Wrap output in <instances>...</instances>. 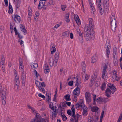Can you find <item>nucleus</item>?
Instances as JSON below:
<instances>
[{"instance_id":"nucleus-41","label":"nucleus","mask_w":122,"mask_h":122,"mask_svg":"<svg viewBox=\"0 0 122 122\" xmlns=\"http://www.w3.org/2000/svg\"><path fill=\"white\" fill-rule=\"evenodd\" d=\"M61 115L62 117V119L64 121H65L67 119V117L64 114H63V115L61 114Z\"/></svg>"},{"instance_id":"nucleus-63","label":"nucleus","mask_w":122,"mask_h":122,"mask_svg":"<svg viewBox=\"0 0 122 122\" xmlns=\"http://www.w3.org/2000/svg\"><path fill=\"white\" fill-rule=\"evenodd\" d=\"M77 34L79 35H82V33L81 32L79 29L77 30Z\"/></svg>"},{"instance_id":"nucleus-48","label":"nucleus","mask_w":122,"mask_h":122,"mask_svg":"<svg viewBox=\"0 0 122 122\" xmlns=\"http://www.w3.org/2000/svg\"><path fill=\"white\" fill-rule=\"evenodd\" d=\"M108 101L109 99L108 98H103V102H104V103H106Z\"/></svg>"},{"instance_id":"nucleus-52","label":"nucleus","mask_w":122,"mask_h":122,"mask_svg":"<svg viewBox=\"0 0 122 122\" xmlns=\"http://www.w3.org/2000/svg\"><path fill=\"white\" fill-rule=\"evenodd\" d=\"M94 81H92L91 80V81L90 82V84H89V86L90 87H92L93 86L94 83Z\"/></svg>"},{"instance_id":"nucleus-32","label":"nucleus","mask_w":122,"mask_h":122,"mask_svg":"<svg viewBox=\"0 0 122 122\" xmlns=\"http://www.w3.org/2000/svg\"><path fill=\"white\" fill-rule=\"evenodd\" d=\"M83 111L82 113V115L83 116H86L88 114V112L87 111V109H85L84 108H83Z\"/></svg>"},{"instance_id":"nucleus-43","label":"nucleus","mask_w":122,"mask_h":122,"mask_svg":"<svg viewBox=\"0 0 122 122\" xmlns=\"http://www.w3.org/2000/svg\"><path fill=\"white\" fill-rule=\"evenodd\" d=\"M91 97L90 94L88 92H86L85 94V97L86 98H87L89 97Z\"/></svg>"},{"instance_id":"nucleus-29","label":"nucleus","mask_w":122,"mask_h":122,"mask_svg":"<svg viewBox=\"0 0 122 122\" xmlns=\"http://www.w3.org/2000/svg\"><path fill=\"white\" fill-rule=\"evenodd\" d=\"M78 36L80 42L81 43H82L83 42V38L82 35H79Z\"/></svg>"},{"instance_id":"nucleus-6","label":"nucleus","mask_w":122,"mask_h":122,"mask_svg":"<svg viewBox=\"0 0 122 122\" xmlns=\"http://www.w3.org/2000/svg\"><path fill=\"white\" fill-rule=\"evenodd\" d=\"M80 88H75L73 91V95L74 98L76 100V102L77 100V96H78L80 94Z\"/></svg>"},{"instance_id":"nucleus-57","label":"nucleus","mask_w":122,"mask_h":122,"mask_svg":"<svg viewBox=\"0 0 122 122\" xmlns=\"http://www.w3.org/2000/svg\"><path fill=\"white\" fill-rule=\"evenodd\" d=\"M73 81H71L68 82V85L70 86H72L73 85Z\"/></svg>"},{"instance_id":"nucleus-4","label":"nucleus","mask_w":122,"mask_h":122,"mask_svg":"<svg viewBox=\"0 0 122 122\" xmlns=\"http://www.w3.org/2000/svg\"><path fill=\"white\" fill-rule=\"evenodd\" d=\"M97 5L98 8L99 12L101 13V15L103 14L104 11L103 10H102V4L101 2V0H96Z\"/></svg>"},{"instance_id":"nucleus-47","label":"nucleus","mask_w":122,"mask_h":122,"mask_svg":"<svg viewBox=\"0 0 122 122\" xmlns=\"http://www.w3.org/2000/svg\"><path fill=\"white\" fill-rule=\"evenodd\" d=\"M92 95L93 97V102H94V103H93V104H94V103H95V101H96V95L94 93H92Z\"/></svg>"},{"instance_id":"nucleus-10","label":"nucleus","mask_w":122,"mask_h":122,"mask_svg":"<svg viewBox=\"0 0 122 122\" xmlns=\"http://www.w3.org/2000/svg\"><path fill=\"white\" fill-rule=\"evenodd\" d=\"M77 76H76L77 79L76 81L75 82V86L77 87L76 88H80L79 87H81V83L80 81L78 80L79 79L78 78H77Z\"/></svg>"},{"instance_id":"nucleus-5","label":"nucleus","mask_w":122,"mask_h":122,"mask_svg":"<svg viewBox=\"0 0 122 122\" xmlns=\"http://www.w3.org/2000/svg\"><path fill=\"white\" fill-rule=\"evenodd\" d=\"M45 2H43L41 0H40L39 2V4L38 7L39 9H41L43 8V9H46L47 7L46 5H45Z\"/></svg>"},{"instance_id":"nucleus-60","label":"nucleus","mask_w":122,"mask_h":122,"mask_svg":"<svg viewBox=\"0 0 122 122\" xmlns=\"http://www.w3.org/2000/svg\"><path fill=\"white\" fill-rule=\"evenodd\" d=\"M122 119V112H121L120 116H119V118L118 119V121L119 120V121L120 122Z\"/></svg>"},{"instance_id":"nucleus-3","label":"nucleus","mask_w":122,"mask_h":122,"mask_svg":"<svg viewBox=\"0 0 122 122\" xmlns=\"http://www.w3.org/2000/svg\"><path fill=\"white\" fill-rule=\"evenodd\" d=\"M110 43L109 40H107L106 41L105 46L106 49V56L108 58L110 54V51L111 48V47L110 46Z\"/></svg>"},{"instance_id":"nucleus-50","label":"nucleus","mask_w":122,"mask_h":122,"mask_svg":"<svg viewBox=\"0 0 122 122\" xmlns=\"http://www.w3.org/2000/svg\"><path fill=\"white\" fill-rule=\"evenodd\" d=\"M80 115L78 113L76 115V118L75 117V118L74 119L75 122H78V118L80 117Z\"/></svg>"},{"instance_id":"nucleus-23","label":"nucleus","mask_w":122,"mask_h":122,"mask_svg":"<svg viewBox=\"0 0 122 122\" xmlns=\"http://www.w3.org/2000/svg\"><path fill=\"white\" fill-rule=\"evenodd\" d=\"M91 109L92 112H96L98 111L99 108L97 107L93 106L92 107Z\"/></svg>"},{"instance_id":"nucleus-64","label":"nucleus","mask_w":122,"mask_h":122,"mask_svg":"<svg viewBox=\"0 0 122 122\" xmlns=\"http://www.w3.org/2000/svg\"><path fill=\"white\" fill-rule=\"evenodd\" d=\"M67 114L69 115H71L72 114V112L70 110H68L67 111Z\"/></svg>"},{"instance_id":"nucleus-13","label":"nucleus","mask_w":122,"mask_h":122,"mask_svg":"<svg viewBox=\"0 0 122 122\" xmlns=\"http://www.w3.org/2000/svg\"><path fill=\"white\" fill-rule=\"evenodd\" d=\"M21 79L22 85L23 86H25V82L26 76L24 73H22L21 75Z\"/></svg>"},{"instance_id":"nucleus-25","label":"nucleus","mask_w":122,"mask_h":122,"mask_svg":"<svg viewBox=\"0 0 122 122\" xmlns=\"http://www.w3.org/2000/svg\"><path fill=\"white\" fill-rule=\"evenodd\" d=\"M112 30L113 32L115 31L117 27L116 25H111Z\"/></svg>"},{"instance_id":"nucleus-31","label":"nucleus","mask_w":122,"mask_h":122,"mask_svg":"<svg viewBox=\"0 0 122 122\" xmlns=\"http://www.w3.org/2000/svg\"><path fill=\"white\" fill-rule=\"evenodd\" d=\"M1 98L2 100V104L4 105H5L6 103V97L4 98V97H1Z\"/></svg>"},{"instance_id":"nucleus-33","label":"nucleus","mask_w":122,"mask_h":122,"mask_svg":"<svg viewBox=\"0 0 122 122\" xmlns=\"http://www.w3.org/2000/svg\"><path fill=\"white\" fill-rule=\"evenodd\" d=\"M39 90L42 93H44L45 92V89L43 87H42L41 86H38Z\"/></svg>"},{"instance_id":"nucleus-59","label":"nucleus","mask_w":122,"mask_h":122,"mask_svg":"<svg viewBox=\"0 0 122 122\" xmlns=\"http://www.w3.org/2000/svg\"><path fill=\"white\" fill-rule=\"evenodd\" d=\"M81 104V102L78 103L76 105V108L77 109L78 108L80 107V104Z\"/></svg>"},{"instance_id":"nucleus-1","label":"nucleus","mask_w":122,"mask_h":122,"mask_svg":"<svg viewBox=\"0 0 122 122\" xmlns=\"http://www.w3.org/2000/svg\"><path fill=\"white\" fill-rule=\"evenodd\" d=\"M89 27L86 25L84 29V31L85 32L88 31V32L86 33L84 36L85 38L87 41H89L90 40L91 34H93L94 32L93 19L92 18H89Z\"/></svg>"},{"instance_id":"nucleus-45","label":"nucleus","mask_w":122,"mask_h":122,"mask_svg":"<svg viewBox=\"0 0 122 122\" xmlns=\"http://www.w3.org/2000/svg\"><path fill=\"white\" fill-rule=\"evenodd\" d=\"M106 84L105 83H104L101 85V89L102 90H104L105 88Z\"/></svg>"},{"instance_id":"nucleus-39","label":"nucleus","mask_w":122,"mask_h":122,"mask_svg":"<svg viewBox=\"0 0 122 122\" xmlns=\"http://www.w3.org/2000/svg\"><path fill=\"white\" fill-rule=\"evenodd\" d=\"M64 97L66 101H70L71 100L70 98V95L69 94H67Z\"/></svg>"},{"instance_id":"nucleus-56","label":"nucleus","mask_w":122,"mask_h":122,"mask_svg":"<svg viewBox=\"0 0 122 122\" xmlns=\"http://www.w3.org/2000/svg\"><path fill=\"white\" fill-rule=\"evenodd\" d=\"M17 35L18 37L20 39H21L23 38V36L19 33H17Z\"/></svg>"},{"instance_id":"nucleus-30","label":"nucleus","mask_w":122,"mask_h":122,"mask_svg":"<svg viewBox=\"0 0 122 122\" xmlns=\"http://www.w3.org/2000/svg\"><path fill=\"white\" fill-rule=\"evenodd\" d=\"M90 6L92 12L94 13V12L95 11V9L93 4H91Z\"/></svg>"},{"instance_id":"nucleus-53","label":"nucleus","mask_w":122,"mask_h":122,"mask_svg":"<svg viewBox=\"0 0 122 122\" xmlns=\"http://www.w3.org/2000/svg\"><path fill=\"white\" fill-rule=\"evenodd\" d=\"M39 15L37 13V14H35V17H34V20L35 21L36 20H37V19H38V16H39Z\"/></svg>"},{"instance_id":"nucleus-61","label":"nucleus","mask_w":122,"mask_h":122,"mask_svg":"<svg viewBox=\"0 0 122 122\" xmlns=\"http://www.w3.org/2000/svg\"><path fill=\"white\" fill-rule=\"evenodd\" d=\"M107 65L105 64V65H104L103 66V71H106V70L107 69Z\"/></svg>"},{"instance_id":"nucleus-22","label":"nucleus","mask_w":122,"mask_h":122,"mask_svg":"<svg viewBox=\"0 0 122 122\" xmlns=\"http://www.w3.org/2000/svg\"><path fill=\"white\" fill-rule=\"evenodd\" d=\"M111 25H116V19L114 18L113 19H112V17H111Z\"/></svg>"},{"instance_id":"nucleus-14","label":"nucleus","mask_w":122,"mask_h":122,"mask_svg":"<svg viewBox=\"0 0 122 122\" xmlns=\"http://www.w3.org/2000/svg\"><path fill=\"white\" fill-rule=\"evenodd\" d=\"M107 87H108L111 90L114 91L116 90L115 89L116 88H115V86H114V85L111 83L108 84L107 85Z\"/></svg>"},{"instance_id":"nucleus-26","label":"nucleus","mask_w":122,"mask_h":122,"mask_svg":"<svg viewBox=\"0 0 122 122\" xmlns=\"http://www.w3.org/2000/svg\"><path fill=\"white\" fill-rule=\"evenodd\" d=\"M113 72L112 78L114 79L115 78H117V71L115 70L112 71Z\"/></svg>"},{"instance_id":"nucleus-21","label":"nucleus","mask_w":122,"mask_h":122,"mask_svg":"<svg viewBox=\"0 0 122 122\" xmlns=\"http://www.w3.org/2000/svg\"><path fill=\"white\" fill-rule=\"evenodd\" d=\"M65 19L66 22L67 23H68L70 21L69 14L67 13L65 15Z\"/></svg>"},{"instance_id":"nucleus-36","label":"nucleus","mask_w":122,"mask_h":122,"mask_svg":"<svg viewBox=\"0 0 122 122\" xmlns=\"http://www.w3.org/2000/svg\"><path fill=\"white\" fill-rule=\"evenodd\" d=\"M104 111H102L101 113L100 119L99 122H102V119L103 117L104 114Z\"/></svg>"},{"instance_id":"nucleus-8","label":"nucleus","mask_w":122,"mask_h":122,"mask_svg":"<svg viewBox=\"0 0 122 122\" xmlns=\"http://www.w3.org/2000/svg\"><path fill=\"white\" fill-rule=\"evenodd\" d=\"M2 86L0 84L1 97H4V98H5L6 96V89L5 88H4L2 90Z\"/></svg>"},{"instance_id":"nucleus-44","label":"nucleus","mask_w":122,"mask_h":122,"mask_svg":"<svg viewBox=\"0 0 122 122\" xmlns=\"http://www.w3.org/2000/svg\"><path fill=\"white\" fill-rule=\"evenodd\" d=\"M36 81L37 82H39V84L40 85H41V86L42 87H45L46 84L44 82H43L42 83H41L39 82H38L36 80Z\"/></svg>"},{"instance_id":"nucleus-24","label":"nucleus","mask_w":122,"mask_h":122,"mask_svg":"<svg viewBox=\"0 0 122 122\" xmlns=\"http://www.w3.org/2000/svg\"><path fill=\"white\" fill-rule=\"evenodd\" d=\"M21 26L20 27V28L21 29V31L24 32V34L25 35L27 33V31L23 25L22 24H21Z\"/></svg>"},{"instance_id":"nucleus-58","label":"nucleus","mask_w":122,"mask_h":122,"mask_svg":"<svg viewBox=\"0 0 122 122\" xmlns=\"http://www.w3.org/2000/svg\"><path fill=\"white\" fill-rule=\"evenodd\" d=\"M105 72L106 71H102V78L103 79H104V77L105 76V75L106 74Z\"/></svg>"},{"instance_id":"nucleus-42","label":"nucleus","mask_w":122,"mask_h":122,"mask_svg":"<svg viewBox=\"0 0 122 122\" xmlns=\"http://www.w3.org/2000/svg\"><path fill=\"white\" fill-rule=\"evenodd\" d=\"M96 58V57H92L91 60V61L92 63H93L96 62L97 61Z\"/></svg>"},{"instance_id":"nucleus-19","label":"nucleus","mask_w":122,"mask_h":122,"mask_svg":"<svg viewBox=\"0 0 122 122\" xmlns=\"http://www.w3.org/2000/svg\"><path fill=\"white\" fill-rule=\"evenodd\" d=\"M85 63V62L83 61L81 64L82 71L84 73H85L86 70V66Z\"/></svg>"},{"instance_id":"nucleus-17","label":"nucleus","mask_w":122,"mask_h":122,"mask_svg":"<svg viewBox=\"0 0 122 122\" xmlns=\"http://www.w3.org/2000/svg\"><path fill=\"white\" fill-rule=\"evenodd\" d=\"M82 78H83V77L84 76L85 79H84V82H85L86 81H87L88 80L90 77V76L88 74H83V73H82Z\"/></svg>"},{"instance_id":"nucleus-15","label":"nucleus","mask_w":122,"mask_h":122,"mask_svg":"<svg viewBox=\"0 0 122 122\" xmlns=\"http://www.w3.org/2000/svg\"><path fill=\"white\" fill-rule=\"evenodd\" d=\"M15 82L16 85L19 84V77L17 76L16 73L15 74Z\"/></svg>"},{"instance_id":"nucleus-62","label":"nucleus","mask_w":122,"mask_h":122,"mask_svg":"<svg viewBox=\"0 0 122 122\" xmlns=\"http://www.w3.org/2000/svg\"><path fill=\"white\" fill-rule=\"evenodd\" d=\"M72 112L73 114H72V117L74 119H75V117H76V115L75 114V111H72Z\"/></svg>"},{"instance_id":"nucleus-49","label":"nucleus","mask_w":122,"mask_h":122,"mask_svg":"<svg viewBox=\"0 0 122 122\" xmlns=\"http://www.w3.org/2000/svg\"><path fill=\"white\" fill-rule=\"evenodd\" d=\"M19 62L20 65H23V62L22 61V59L21 58H19Z\"/></svg>"},{"instance_id":"nucleus-54","label":"nucleus","mask_w":122,"mask_h":122,"mask_svg":"<svg viewBox=\"0 0 122 122\" xmlns=\"http://www.w3.org/2000/svg\"><path fill=\"white\" fill-rule=\"evenodd\" d=\"M38 96L41 97L43 99H44L45 98V96L42 95L41 93H39L38 94Z\"/></svg>"},{"instance_id":"nucleus-35","label":"nucleus","mask_w":122,"mask_h":122,"mask_svg":"<svg viewBox=\"0 0 122 122\" xmlns=\"http://www.w3.org/2000/svg\"><path fill=\"white\" fill-rule=\"evenodd\" d=\"M103 98L101 97H99L97 98L96 100V101L98 102H103Z\"/></svg>"},{"instance_id":"nucleus-34","label":"nucleus","mask_w":122,"mask_h":122,"mask_svg":"<svg viewBox=\"0 0 122 122\" xmlns=\"http://www.w3.org/2000/svg\"><path fill=\"white\" fill-rule=\"evenodd\" d=\"M62 35L64 37H68L69 36V33L68 31H66L63 33Z\"/></svg>"},{"instance_id":"nucleus-40","label":"nucleus","mask_w":122,"mask_h":122,"mask_svg":"<svg viewBox=\"0 0 122 122\" xmlns=\"http://www.w3.org/2000/svg\"><path fill=\"white\" fill-rule=\"evenodd\" d=\"M59 54L57 52H56L55 55V56L54 58V60H58L59 59V57L58 56Z\"/></svg>"},{"instance_id":"nucleus-28","label":"nucleus","mask_w":122,"mask_h":122,"mask_svg":"<svg viewBox=\"0 0 122 122\" xmlns=\"http://www.w3.org/2000/svg\"><path fill=\"white\" fill-rule=\"evenodd\" d=\"M74 18L75 21L77 24H79L80 23V20L78 16L77 15L76 17L75 16Z\"/></svg>"},{"instance_id":"nucleus-37","label":"nucleus","mask_w":122,"mask_h":122,"mask_svg":"<svg viewBox=\"0 0 122 122\" xmlns=\"http://www.w3.org/2000/svg\"><path fill=\"white\" fill-rule=\"evenodd\" d=\"M58 60H54L52 63L54 67H56L57 66V62L58 61Z\"/></svg>"},{"instance_id":"nucleus-16","label":"nucleus","mask_w":122,"mask_h":122,"mask_svg":"<svg viewBox=\"0 0 122 122\" xmlns=\"http://www.w3.org/2000/svg\"><path fill=\"white\" fill-rule=\"evenodd\" d=\"M16 19L20 23L21 21L20 19V17L17 14L15 15V17L14 18V21L16 22Z\"/></svg>"},{"instance_id":"nucleus-27","label":"nucleus","mask_w":122,"mask_h":122,"mask_svg":"<svg viewBox=\"0 0 122 122\" xmlns=\"http://www.w3.org/2000/svg\"><path fill=\"white\" fill-rule=\"evenodd\" d=\"M31 68L34 70L36 68H37L38 65L37 63H33L31 65Z\"/></svg>"},{"instance_id":"nucleus-20","label":"nucleus","mask_w":122,"mask_h":122,"mask_svg":"<svg viewBox=\"0 0 122 122\" xmlns=\"http://www.w3.org/2000/svg\"><path fill=\"white\" fill-rule=\"evenodd\" d=\"M13 10L12 5H11L10 2L9 3V10L8 13L9 14H11L13 12Z\"/></svg>"},{"instance_id":"nucleus-46","label":"nucleus","mask_w":122,"mask_h":122,"mask_svg":"<svg viewBox=\"0 0 122 122\" xmlns=\"http://www.w3.org/2000/svg\"><path fill=\"white\" fill-rule=\"evenodd\" d=\"M24 68L23 65H20L19 66V68L20 70H21V71L22 72V73H24V69L23 68Z\"/></svg>"},{"instance_id":"nucleus-18","label":"nucleus","mask_w":122,"mask_h":122,"mask_svg":"<svg viewBox=\"0 0 122 122\" xmlns=\"http://www.w3.org/2000/svg\"><path fill=\"white\" fill-rule=\"evenodd\" d=\"M51 54H53V53H54L56 51V49L53 43L52 44L51 46Z\"/></svg>"},{"instance_id":"nucleus-38","label":"nucleus","mask_w":122,"mask_h":122,"mask_svg":"<svg viewBox=\"0 0 122 122\" xmlns=\"http://www.w3.org/2000/svg\"><path fill=\"white\" fill-rule=\"evenodd\" d=\"M97 78V76L95 74H94L92 76V78H91V80L92 81H95V80Z\"/></svg>"},{"instance_id":"nucleus-51","label":"nucleus","mask_w":122,"mask_h":122,"mask_svg":"<svg viewBox=\"0 0 122 122\" xmlns=\"http://www.w3.org/2000/svg\"><path fill=\"white\" fill-rule=\"evenodd\" d=\"M33 72L34 74H35V76H36L37 78H38V76H39V75L37 71L36 70H34Z\"/></svg>"},{"instance_id":"nucleus-9","label":"nucleus","mask_w":122,"mask_h":122,"mask_svg":"<svg viewBox=\"0 0 122 122\" xmlns=\"http://www.w3.org/2000/svg\"><path fill=\"white\" fill-rule=\"evenodd\" d=\"M57 114V113L56 110H54V108L53 109H51L50 111V115L52 116L54 118L56 116Z\"/></svg>"},{"instance_id":"nucleus-7","label":"nucleus","mask_w":122,"mask_h":122,"mask_svg":"<svg viewBox=\"0 0 122 122\" xmlns=\"http://www.w3.org/2000/svg\"><path fill=\"white\" fill-rule=\"evenodd\" d=\"M116 90L112 91L109 88H107L106 90L105 91V95L108 97H110V95L111 93L113 94Z\"/></svg>"},{"instance_id":"nucleus-55","label":"nucleus","mask_w":122,"mask_h":122,"mask_svg":"<svg viewBox=\"0 0 122 122\" xmlns=\"http://www.w3.org/2000/svg\"><path fill=\"white\" fill-rule=\"evenodd\" d=\"M86 99L87 103H89L91 102V97H89V98H86Z\"/></svg>"},{"instance_id":"nucleus-2","label":"nucleus","mask_w":122,"mask_h":122,"mask_svg":"<svg viewBox=\"0 0 122 122\" xmlns=\"http://www.w3.org/2000/svg\"><path fill=\"white\" fill-rule=\"evenodd\" d=\"M32 111L36 114L34 118L31 120L30 122H49V118L46 117L45 119L41 117L40 115L36 113V111L33 107L31 108Z\"/></svg>"},{"instance_id":"nucleus-11","label":"nucleus","mask_w":122,"mask_h":122,"mask_svg":"<svg viewBox=\"0 0 122 122\" xmlns=\"http://www.w3.org/2000/svg\"><path fill=\"white\" fill-rule=\"evenodd\" d=\"M105 3V4L104 6V9H103L102 8V9L103 10L104 12L106 11L107 12L108 11L109 3Z\"/></svg>"},{"instance_id":"nucleus-12","label":"nucleus","mask_w":122,"mask_h":122,"mask_svg":"<svg viewBox=\"0 0 122 122\" xmlns=\"http://www.w3.org/2000/svg\"><path fill=\"white\" fill-rule=\"evenodd\" d=\"M44 73H47L50 71V70L48 66L46 64H45L44 65Z\"/></svg>"}]
</instances>
